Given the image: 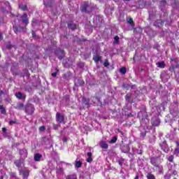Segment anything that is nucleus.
<instances>
[{
  "label": "nucleus",
  "instance_id": "f257e3e1",
  "mask_svg": "<svg viewBox=\"0 0 179 179\" xmlns=\"http://www.w3.org/2000/svg\"><path fill=\"white\" fill-rule=\"evenodd\" d=\"M138 117L141 120V125L145 128L149 125V120L148 119V113L145 110L140 111L138 113Z\"/></svg>",
  "mask_w": 179,
  "mask_h": 179
},
{
  "label": "nucleus",
  "instance_id": "f03ea898",
  "mask_svg": "<svg viewBox=\"0 0 179 179\" xmlns=\"http://www.w3.org/2000/svg\"><path fill=\"white\" fill-rule=\"evenodd\" d=\"M81 12H85L86 13H89V12H92L93 10V6H92L91 3H89L87 1H84L81 4Z\"/></svg>",
  "mask_w": 179,
  "mask_h": 179
},
{
  "label": "nucleus",
  "instance_id": "7ed1b4c3",
  "mask_svg": "<svg viewBox=\"0 0 179 179\" xmlns=\"http://www.w3.org/2000/svg\"><path fill=\"white\" fill-rule=\"evenodd\" d=\"M162 162H163V159H160L159 157H152L150 158V163L154 167H159V164Z\"/></svg>",
  "mask_w": 179,
  "mask_h": 179
},
{
  "label": "nucleus",
  "instance_id": "20e7f679",
  "mask_svg": "<svg viewBox=\"0 0 179 179\" xmlns=\"http://www.w3.org/2000/svg\"><path fill=\"white\" fill-rule=\"evenodd\" d=\"M34 106L32 104L28 103L25 106V113L29 115H31L34 113Z\"/></svg>",
  "mask_w": 179,
  "mask_h": 179
},
{
  "label": "nucleus",
  "instance_id": "39448f33",
  "mask_svg": "<svg viewBox=\"0 0 179 179\" xmlns=\"http://www.w3.org/2000/svg\"><path fill=\"white\" fill-rule=\"evenodd\" d=\"M41 174L45 179H50L52 177V174H51V171L50 169L43 170Z\"/></svg>",
  "mask_w": 179,
  "mask_h": 179
},
{
  "label": "nucleus",
  "instance_id": "423d86ee",
  "mask_svg": "<svg viewBox=\"0 0 179 179\" xmlns=\"http://www.w3.org/2000/svg\"><path fill=\"white\" fill-rule=\"evenodd\" d=\"M65 118L64 117V115H61V113H57L56 114V121L57 122H58L59 124H65L64 122Z\"/></svg>",
  "mask_w": 179,
  "mask_h": 179
},
{
  "label": "nucleus",
  "instance_id": "0eeeda50",
  "mask_svg": "<svg viewBox=\"0 0 179 179\" xmlns=\"http://www.w3.org/2000/svg\"><path fill=\"white\" fill-rule=\"evenodd\" d=\"M151 124L152 127H159V125H160V119L157 116L152 117L151 120Z\"/></svg>",
  "mask_w": 179,
  "mask_h": 179
},
{
  "label": "nucleus",
  "instance_id": "6e6552de",
  "mask_svg": "<svg viewBox=\"0 0 179 179\" xmlns=\"http://www.w3.org/2000/svg\"><path fill=\"white\" fill-rule=\"evenodd\" d=\"M20 174L22 175L23 179H27L30 174V171L27 169H24L20 171Z\"/></svg>",
  "mask_w": 179,
  "mask_h": 179
},
{
  "label": "nucleus",
  "instance_id": "1a4fd4ad",
  "mask_svg": "<svg viewBox=\"0 0 179 179\" xmlns=\"http://www.w3.org/2000/svg\"><path fill=\"white\" fill-rule=\"evenodd\" d=\"M55 54H56V55H57L59 59H62V58H64V50H62L61 49H58V50H55Z\"/></svg>",
  "mask_w": 179,
  "mask_h": 179
},
{
  "label": "nucleus",
  "instance_id": "9d476101",
  "mask_svg": "<svg viewBox=\"0 0 179 179\" xmlns=\"http://www.w3.org/2000/svg\"><path fill=\"white\" fill-rule=\"evenodd\" d=\"M15 96L19 100H26V94H24L20 92L15 93Z\"/></svg>",
  "mask_w": 179,
  "mask_h": 179
},
{
  "label": "nucleus",
  "instance_id": "9b49d317",
  "mask_svg": "<svg viewBox=\"0 0 179 179\" xmlns=\"http://www.w3.org/2000/svg\"><path fill=\"white\" fill-rule=\"evenodd\" d=\"M75 86H83L85 85V81L80 78H77L74 80Z\"/></svg>",
  "mask_w": 179,
  "mask_h": 179
},
{
  "label": "nucleus",
  "instance_id": "f8f14e48",
  "mask_svg": "<svg viewBox=\"0 0 179 179\" xmlns=\"http://www.w3.org/2000/svg\"><path fill=\"white\" fill-rule=\"evenodd\" d=\"M20 155L22 159H26L27 157V150L24 148L20 150Z\"/></svg>",
  "mask_w": 179,
  "mask_h": 179
},
{
  "label": "nucleus",
  "instance_id": "ddd939ff",
  "mask_svg": "<svg viewBox=\"0 0 179 179\" xmlns=\"http://www.w3.org/2000/svg\"><path fill=\"white\" fill-rule=\"evenodd\" d=\"M21 19H22V23H24V24H26V26H27V24H29V19L27 18V13H24L22 15H21Z\"/></svg>",
  "mask_w": 179,
  "mask_h": 179
},
{
  "label": "nucleus",
  "instance_id": "4468645a",
  "mask_svg": "<svg viewBox=\"0 0 179 179\" xmlns=\"http://www.w3.org/2000/svg\"><path fill=\"white\" fill-rule=\"evenodd\" d=\"M13 30L15 33L17 34V33H20V31H26V28H23L22 27H13Z\"/></svg>",
  "mask_w": 179,
  "mask_h": 179
},
{
  "label": "nucleus",
  "instance_id": "2eb2a0df",
  "mask_svg": "<svg viewBox=\"0 0 179 179\" xmlns=\"http://www.w3.org/2000/svg\"><path fill=\"white\" fill-rule=\"evenodd\" d=\"M161 148L165 153H167L169 152V149H167V143H166V141H163L162 143L159 144Z\"/></svg>",
  "mask_w": 179,
  "mask_h": 179
},
{
  "label": "nucleus",
  "instance_id": "dca6fc26",
  "mask_svg": "<svg viewBox=\"0 0 179 179\" xmlns=\"http://www.w3.org/2000/svg\"><path fill=\"white\" fill-rule=\"evenodd\" d=\"M43 5H45L46 8H51L52 6V2L51 0H43Z\"/></svg>",
  "mask_w": 179,
  "mask_h": 179
},
{
  "label": "nucleus",
  "instance_id": "f3484780",
  "mask_svg": "<svg viewBox=\"0 0 179 179\" xmlns=\"http://www.w3.org/2000/svg\"><path fill=\"white\" fill-rule=\"evenodd\" d=\"M43 157V155L40 153H36L34 156V159L35 162H40L41 160V158Z\"/></svg>",
  "mask_w": 179,
  "mask_h": 179
},
{
  "label": "nucleus",
  "instance_id": "a211bd4d",
  "mask_svg": "<svg viewBox=\"0 0 179 179\" xmlns=\"http://www.w3.org/2000/svg\"><path fill=\"white\" fill-rule=\"evenodd\" d=\"M168 169L169 171H171L172 170H176V164H174V162H170L168 164Z\"/></svg>",
  "mask_w": 179,
  "mask_h": 179
},
{
  "label": "nucleus",
  "instance_id": "6ab92c4d",
  "mask_svg": "<svg viewBox=\"0 0 179 179\" xmlns=\"http://www.w3.org/2000/svg\"><path fill=\"white\" fill-rule=\"evenodd\" d=\"M87 156L88 157L87 158V163H92L93 162V158H92V157L93 156V154H92V152H87Z\"/></svg>",
  "mask_w": 179,
  "mask_h": 179
},
{
  "label": "nucleus",
  "instance_id": "aec40b11",
  "mask_svg": "<svg viewBox=\"0 0 179 179\" xmlns=\"http://www.w3.org/2000/svg\"><path fill=\"white\" fill-rule=\"evenodd\" d=\"M99 145L102 148V149H108V144H107L106 141H101Z\"/></svg>",
  "mask_w": 179,
  "mask_h": 179
},
{
  "label": "nucleus",
  "instance_id": "412c9836",
  "mask_svg": "<svg viewBox=\"0 0 179 179\" xmlns=\"http://www.w3.org/2000/svg\"><path fill=\"white\" fill-rule=\"evenodd\" d=\"M15 108H16V110H23V108H24V104L22 103H17Z\"/></svg>",
  "mask_w": 179,
  "mask_h": 179
},
{
  "label": "nucleus",
  "instance_id": "4be33fe9",
  "mask_svg": "<svg viewBox=\"0 0 179 179\" xmlns=\"http://www.w3.org/2000/svg\"><path fill=\"white\" fill-rule=\"evenodd\" d=\"M68 27H69V29H71V30H75L76 29L77 26L73 22H69L68 24Z\"/></svg>",
  "mask_w": 179,
  "mask_h": 179
},
{
  "label": "nucleus",
  "instance_id": "5701e85b",
  "mask_svg": "<svg viewBox=\"0 0 179 179\" xmlns=\"http://www.w3.org/2000/svg\"><path fill=\"white\" fill-rule=\"evenodd\" d=\"M122 152L123 153H129V146L124 145L123 147H122Z\"/></svg>",
  "mask_w": 179,
  "mask_h": 179
},
{
  "label": "nucleus",
  "instance_id": "b1692460",
  "mask_svg": "<svg viewBox=\"0 0 179 179\" xmlns=\"http://www.w3.org/2000/svg\"><path fill=\"white\" fill-rule=\"evenodd\" d=\"M127 22L131 24V27H135V23H134V20L132 17H129L127 19Z\"/></svg>",
  "mask_w": 179,
  "mask_h": 179
},
{
  "label": "nucleus",
  "instance_id": "393cba45",
  "mask_svg": "<svg viewBox=\"0 0 179 179\" xmlns=\"http://www.w3.org/2000/svg\"><path fill=\"white\" fill-rule=\"evenodd\" d=\"M157 66L158 68L164 69L166 67V64H164V62L162 61V62L157 63Z\"/></svg>",
  "mask_w": 179,
  "mask_h": 179
},
{
  "label": "nucleus",
  "instance_id": "a878e982",
  "mask_svg": "<svg viewBox=\"0 0 179 179\" xmlns=\"http://www.w3.org/2000/svg\"><path fill=\"white\" fill-rule=\"evenodd\" d=\"M176 143L178 145V147L174 150V155L179 157V143L177 141Z\"/></svg>",
  "mask_w": 179,
  "mask_h": 179
},
{
  "label": "nucleus",
  "instance_id": "bb28decb",
  "mask_svg": "<svg viewBox=\"0 0 179 179\" xmlns=\"http://www.w3.org/2000/svg\"><path fill=\"white\" fill-rule=\"evenodd\" d=\"M66 179H78L76 174H71L66 177Z\"/></svg>",
  "mask_w": 179,
  "mask_h": 179
},
{
  "label": "nucleus",
  "instance_id": "cd10ccee",
  "mask_svg": "<svg viewBox=\"0 0 179 179\" xmlns=\"http://www.w3.org/2000/svg\"><path fill=\"white\" fill-rule=\"evenodd\" d=\"M93 59L96 64H99V62L101 60V57L96 55L93 57Z\"/></svg>",
  "mask_w": 179,
  "mask_h": 179
},
{
  "label": "nucleus",
  "instance_id": "c85d7f7f",
  "mask_svg": "<svg viewBox=\"0 0 179 179\" xmlns=\"http://www.w3.org/2000/svg\"><path fill=\"white\" fill-rule=\"evenodd\" d=\"M146 177L148 179H156V177L152 173H148Z\"/></svg>",
  "mask_w": 179,
  "mask_h": 179
},
{
  "label": "nucleus",
  "instance_id": "c756f323",
  "mask_svg": "<svg viewBox=\"0 0 179 179\" xmlns=\"http://www.w3.org/2000/svg\"><path fill=\"white\" fill-rule=\"evenodd\" d=\"M120 72L122 75H125V73H127V68H125V67L120 68Z\"/></svg>",
  "mask_w": 179,
  "mask_h": 179
},
{
  "label": "nucleus",
  "instance_id": "7c9ffc66",
  "mask_svg": "<svg viewBox=\"0 0 179 179\" xmlns=\"http://www.w3.org/2000/svg\"><path fill=\"white\" fill-rule=\"evenodd\" d=\"M125 162V159L124 158H119L117 160V163L119 165L122 166V164H124V162Z\"/></svg>",
  "mask_w": 179,
  "mask_h": 179
},
{
  "label": "nucleus",
  "instance_id": "2f4dec72",
  "mask_svg": "<svg viewBox=\"0 0 179 179\" xmlns=\"http://www.w3.org/2000/svg\"><path fill=\"white\" fill-rule=\"evenodd\" d=\"M83 103L85 107H89V101H87L86 98H83Z\"/></svg>",
  "mask_w": 179,
  "mask_h": 179
},
{
  "label": "nucleus",
  "instance_id": "473e14b6",
  "mask_svg": "<svg viewBox=\"0 0 179 179\" xmlns=\"http://www.w3.org/2000/svg\"><path fill=\"white\" fill-rule=\"evenodd\" d=\"M76 167L77 169H80V167H82V162L76 160Z\"/></svg>",
  "mask_w": 179,
  "mask_h": 179
},
{
  "label": "nucleus",
  "instance_id": "72a5a7b5",
  "mask_svg": "<svg viewBox=\"0 0 179 179\" xmlns=\"http://www.w3.org/2000/svg\"><path fill=\"white\" fill-rule=\"evenodd\" d=\"M118 43H120V37L118 36H115L114 37L113 44H118Z\"/></svg>",
  "mask_w": 179,
  "mask_h": 179
},
{
  "label": "nucleus",
  "instance_id": "f704fd0d",
  "mask_svg": "<svg viewBox=\"0 0 179 179\" xmlns=\"http://www.w3.org/2000/svg\"><path fill=\"white\" fill-rule=\"evenodd\" d=\"M15 164L16 167H18V169H20V167L22 166V162L19 160H17L15 162Z\"/></svg>",
  "mask_w": 179,
  "mask_h": 179
},
{
  "label": "nucleus",
  "instance_id": "c9c22d12",
  "mask_svg": "<svg viewBox=\"0 0 179 179\" xmlns=\"http://www.w3.org/2000/svg\"><path fill=\"white\" fill-rule=\"evenodd\" d=\"M0 110L1 112V114H6V110H5V108H3V106L0 105Z\"/></svg>",
  "mask_w": 179,
  "mask_h": 179
},
{
  "label": "nucleus",
  "instance_id": "e433bc0d",
  "mask_svg": "<svg viewBox=\"0 0 179 179\" xmlns=\"http://www.w3.org/2000/svg\"><path fill=\"white\" fill-rule=\"evenodd\" d=\"M10 176L11 178H13V179L17 178V176H16V173H15V172H10Z\"/></svg>",
  "mask_w": 179,
  "mask_h": 179
},
{
  "label": "nucleus",
  "instance_id": "4c0bfd02",
  "mask_svg": "<svg viewBox=\"0 0 179 179\" xmlns=\"http://www.w3.org/2000/svg\"><path fill=\"white\" fill-rule=\"evenodd\" d=\"M20 9H22V10H26V9H27V6L24 5L23 6V4H20L19 6Z\"/></svg>",
  "mask_w": 179,
  "mask_h": 179
},
{
  "label": "nucleus",
  "instance_id": "58836bf2",
  "mask_svg": "<svg viewBox=\"0 0 179 179\" xmlns=\"http://www.w3.org/2000/svg\"><path fill=\"white\" fill-rule=\"evenodd\" d=\"M117 142V136H114L110 141H109V143H115Z\"/></svg>",
  "mask_w": 179,
  "mask_h": 179
},
{
  "label": "nucleus",
  "instance_id": "ea45409f",
  "mask_svg": "<svg viewBox=\"0 0 179 179\" xmlns=\"http://www.w3.org/2000/svg\"><path fill=\"white\" fill-rule=\"evenodd\" d=\"M64 173V169L62 168H59L57 169V174H62Z\"/></svg>",
  "mask_w": 179,
  "mask_h": 179
},
{
  "label": "nucleus",
  "instance_id": "a19ab883",
  "mask_svg": "<svg viewBox=\"0 0 179 179\" xmlns=\"http://www.w3.org/2000/svg\"><path fill=\"white\" fill-rule=\"evenodd\" d=\"M171 178V174L170 173H167L165 176H164V179H170Z\"/></svg>",
  "mask_w": 179,
  "mask_h": 179
},
{
  "label": "nucleus",
  "instance_id": "79ce46f5",
  "mask_svg": "<svg viewBox=\"0 0 179 179\" xmlns=\"http://www.w3.org/2000/svg\"><path fill=\"white\" fill-rule=\"evenodd\" d=\"M168 160L170 162V163H173V161L174 160V155L169 156Z\"/></svg>",
  "mask_w": 179,
  "mask_h": 179
},
{
  "label": "nucleus",
  "instance_id": "37998d69",
  "mask_svg": "<svg viewBox=\"0 0 179 179\" xmlns=\"http://www.w3.org/2000/svg\"><path fill=\"white\" fill-rule=\"evenodd\" d=\"M162 23H163V22H155L154 23V24H155V26H156V27H160V26H162Z\"/></svg>",
  "mask_w": 179,
  "mask_h": 179
},
{
  "label": "nucleus",
  "instance_id": "c03bdc74",
  "mask_svg": "<svg viewBox=\"0 0 179 179\" xmlns=\"http://www.w3.org/2000/svg\"><path fill=\"white\" fill-rule=\"evenodd\" d=\"M0 173H1V176H0V179H3V176H5V171H3V170H1L0 171Z\"/></svg>",
  "mask_w": 179,
  "mask_h": 179
},
{
  "label": "nucleus",
  "instance_id": "a18cd8bd",
  "mask_svg": "<svg viewBox=\"0 0 179 179\" xmlns=\"http://www.w3.org/2000/svg\"><path fill=\"white\" fill-rule=\"evenodd\" d=\"M166 3H167V1H166V0H162L160 2L161 6H166Z\"/></svg>",
  "mask_w": 179,
  "mask_h": 179
},
{
  "label": "nucleus",
  "instance_id": "49530a36",
  "mask_svg": "<svg viewBox=\"0 0 179 179\" xmlns=\"http://www.w3.org/2000/svg\"><path fill=\"white\" fill-rule=\"evenodd\" d=\"M110 66V63H108V60H105L103 63V66L107 67Z\"/></svg>",
  "mask_w": 179,
  "mask_h": 179
},
{
  "label": "nucleus",
  "instance_id": "de8ad7c7",
  "mask_svg": "<svg viewBox=\"0 0 179 179\" xmlns=\"http://www.w3.org/2000/svg\"><path fill=\"white\" fill-rule=\"evenodd\" d=\"M122 87H124V89H127L128 90V89H129V85L128 84H123L122 85Z\"/></svg>",
  "mask_w": 179,
  "mask_h": 179
},
{
  "label": "nucleus",
  "instance_id": "09e8293b",
  "mask_svg": "<svg viewBox=\"0 0 179 179\" xmlns=\"http://www.w3.org/2000/svg\"><path fill=\"white\" fill-rule=\"evenodd\" d=\"M125 99L127 101H129V99H131V94H126Z\"/></svg>",
  "mask_w": 179,
  "mask_h": 179
},
{
  "label": "nucleus",
  "instance_id": "8fccbe9b",
  "mask_svg": "<svg viewBox=\"0 0 179 179\" xmlns=\"http://www.w3.org/2000/svg\"><path fill=\"white\" fill-rule=\"evenodd\" d=\"M39 131L43 132V131H45V127L44 126H41L39 127Z\"/></svg>",
  "mask_w": 179,
  "mask_h": 179
},
{
  "label": "nucleus",
  "instance_id": "3c124183",
  "mask_svg": "<svg viewBox=\"0 0 179 179\" xmlns=\"http://www.w3.org/2000/svg\"><path fill=\"white\" fill-rule=\"evenodd\" d=\"M60 125L59 124H54L53 128L54 129H58L59 128Z\"/></svg>",
  "mask_w": 179,
  "mask_h": 179
},
{
  "label": "nucleus",
  "instance_id": "603ef678",
  "mask_svg": "<svg viewBox=\"0 0 179 179\" xmlns=\"http://www.w3.org/2000/svg\"><path fill=\"white\" fill-rule=\"evenodd\" d=\"M171 172L173 176H177V171L176 169L171 171Z\"/></svg>",
  "mask_w": 179,
  "mask_h": 179
},
{
  "label": "nucleus",
  "instance_id": "864d4df0",
  "mask_svg": "<svg viewBox=\"0 0 179 179\" xmlns=\"http://www.w3.org/2000/svg\"><path fill=\"white\" fill-rule=\"evenodd\" d=\"M138 155H142L143 153V151L142 150H137Z\"/></svg>",
  "mask_w": 179,
  "mask_h": 179
},
{
  "label": "nucleus",
  "instance_id": "5fc2aeb1",
  "mask_svg": "<svg viewBox=\"0 0 179 179\" xmlns=\"http://www.w3.org/2000/svg\"><path fill=\"white\" fill-rule=\"evenodd\" d=\"M9 124H10V125H13V124H16V121L10 120Z\"/></svg>",
  "mask_w": 179,
  "mask_h": 179
},
{
  "label": "nucleus",
  "instance_id": "6e6d98bb",
  "mask_svg": "<svg viewBox=\"0 0 179 179\" xmlns=\"http://www.w3.org/2000/svg\"><path fill=\"white\" fill-rule=\"evenodd\" d=\"M6 48H8V50H10V48H12V45H6Z\"/></svg>",
  "mask_w": 179,
  "mask_h": 179
},
{
  "label": "nucleus",
  "instance_id": "4d7b16f0",
  "mask_svg": "<svg viewBox=\"0 0 179 179\" xmlns=\"http://www.w3.org/2000/svg\"><path fill=\"white\" fill-rule=\"evenodd\" d=\"M32 36L36 38V32L34 31H32Z\"/></svg>",
  "mask_w": 179,
  "mask_h": 179
},
{
  "label": "nucleus",
  "instance_id": "13d9d810",
  "mask_svg": "<svg viewBox=\"0 0 179 179\" xmlns=\"http://www.w3.org/2000/svg\"><path fill=\"white\" fill-rule=\"evenodd\" d=\"M52 76L53 78H55V76H57V72L52 73Z\"/></svg>",
  "mask_w": 179,
  "mask_h": 179
},
{
  "label": "nucleus",
  "instance_id": "bf43d9fd",
  "mask_svg": "<svg viewBox=\"0 0 179 179\" xmlns=\"http://www.w3.org/2000/svg\"><path fill=\"white\" fill-rule=\"evenodd\" d=\"M2 131H3V132H6V128L3 127V128H2Z\"/></svg>",
  "mask_w": 179,
  "mask_h": 179
},
{
  "label": "nucleus",
  "instance_id": "052dcab7",
  "mask_svg": "<svg viewBox=\"0 0 179 179\" xmlns=\"http://www.w3.org/2000/svg\"><path fill=\"white\" fill-rule=\"evenodd\" d=\"M6 4L8 6V7H10V4L9 3V2H6Z\"/></svg>",
  "mask_w": 179,
  "mask_h": 179
},
{
  "label": "nucleus",
  "instance_id": "680f3d73",
  "mask_svg": "<svg viewBox=\"0 0 179 179\" xmlns=\"http://www.w3.org/2000/svg\"><path fill=\"white\" fill-rule=\"evenodd\" d=\"M134 179H139V176H136V177L134 178Z\"/></svg>",
  "mask_w": 179,
  "mask_h": 179
},
{
  "label": "nucleus",
  "instance_id": "e2e57ef3",
  "mask_svg": "<svg viewBox=\"0 0 179 179\" xmlns=\"http://www.w3.org/2000/svg\"><path fill=\"white\" fill-rule=\"evenodd\" d=\"M64 164H66V166H71L69 163H64Z\"/></svg>",
  "mask_w": 179,
  "mask_h": 179
},
{
  "label": "nucleus",
  "instance_id": "0e129e2a",
  "mask_svg": "<svg viewBox=\"0 0 179 179\" xmlns=\"http://www.w3.org/2000/svg\"><path fill=\"white\" fill-rule=\"evenodd\" d=\"M0 40H2V34H0Z\"/></svg>",
  "mask_w": 179,
  "mask_h": 179
},
{
  "label": "nucleus",
  "instance_id": "69168bd1",
  "mask_svg": "<svg viewBox=\"0 0 179 179\" xmlns=\"http://www.w3.org/2000/svg\"><path fill=\"white\" fill-rule=\"evenodd\" d=\"M32 22H33V23H34L36 22V20L33 19Z\"/></svg>",
  "mask_w": 179,
  "mask_h": 179
},
{
  "label": "nucleus",
  "instance_id": "338daca9",
  "mask_svg": "<svg viewBox=\"0 0 179 179\" xmlns=\"http://www.w3.org/2000/svg\"><path fill=\"white\" fill-rule=\"evenodd\" d=\"M64 142H66V138H64Z\"/></svg>",
  "mask_w": 179,
  "mask_h": 179
},
{
  "label": "nucleus",
  "instance_id": "774afa93",
  "mask_svg": "<svg viewBox=\"0 0 179 179\" xmlns=\"http://www.w3.org/2000/svg\"><path fill=\"white\" fill-rule=\"evenodd\" d=\"M142 135H143V136H145L146 135V134H143Z\"/></svg>",
  "mask_w": 179,
  "mask_h": 179
}]
</instances>
